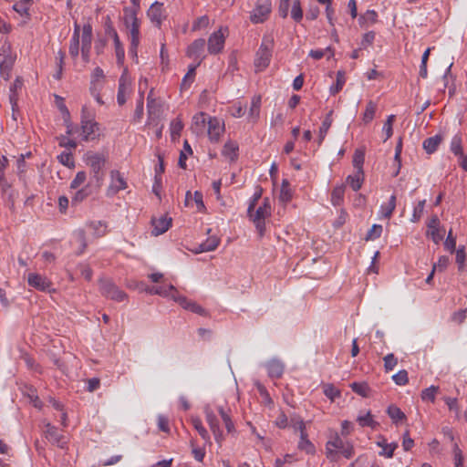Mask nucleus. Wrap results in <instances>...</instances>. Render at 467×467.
<instances>
[{"mask_svg":"<svg viewBox=\"0 0 467 467\" xmlns=\"http://www.w3.org/2000/svg\"><path fill=\"white\" fill-rule=\"evenodd\" d=\"M350 388L355 393L364 398L368 397L370 389L366 382H353L350 384Z\"/></svg>","mask_w":467,"mask_h":467,"instance_id":"nucleus-39","label":"nucleus"},{"mask_svg":"<svg viewBox=\"0 0 467 467\" xmlns=\"http://www.w3.org/2000/svg\"><path fill=\"white\" fill-rule=\"evenodd\" d=\"M260 107H261V97L254 96L252 99L250 112H249V114L252 118L257 119L259 117Z\"/></svg>","mask_w":467,"mask_h":467,"instance_id":"nucleus-49","label":"nucleus"},{"mask_svg":"<svg viewBox=\"0 0 467 467\" xmlns=\"http://www.w3.org/2000/svg\"><path fill=\"white\" fill-rule=\"evenodd\" d=\"M192 424L194 427V429L198 431L199 435L205 441H210V435H209L207 430L203 427L200 418H198V417L192 418Z\"/></svg>","mask_w":467,"mask_h":467,"instance_id":"nucleus-40","label":"nucleus"},{"mask_svg":"<svg viewBox=\"0 0 467 467\" xmlns=\"http://www.w3.org/2000/svg\"><path fill=\"white\" fill-rule=\"evenodd\" d=\"M147 16L150 22L160 27L165 16L163 15V4L158 1L154 2L149 8Z\"/></svg>","mask_w":467,"mask_h":467,"instance_id":"nucleus-14","label":"nucleus"},{"mask_svg":"<svg viewBox=\"0 0 467 467\" xmlns=\"http://www.w3.org/2000/svg\"><path fill=\"white\" fill-rule=\"evenodd\" d=\"M109 33L113 36L117 61L119 64H120L124 60V56H125L124 48L120 43V40L119 38V36H118V33L116 32V30L113 28H109Z\"/></svg>","mask_w":467,"mask_h":467,"instance_id":"nucleus-26","label":"nucleus"},{"mask_svg":"<svg viewBox=\"0 0 467 467\" xmlns=\"http://www.w3.org/2000/svg\"><path fill=\"white\" fill-rule=\"evenodd\" d=\"M274 44V37L271 35L265 36L263 37L262 43L254 58V67L258 71H262L269 66Z\"/></svg>","mask_w":467,"mask_h":467,"instance_id":"nucleus-1","label":"nucleus"},{"mask_svg":"<svg viewBox=\"0 0 467 467\" xmlns=\"http://www.w3.org/2000/svg\"><path fill=\"white\" fill-rule=\"evenodd\" d=\"M111 182L109 186L107 189V196L113 197L116 195L120 190H124L127 188V182L124 177L120 174L119 171L113 170L110 172Z\"/></svg>","mask_w":467,"mask_h":467,"instance_id":"nucleus-7","label":"nucleus"},{"mask_svg":"<svg viewBox=\"0 0 467 467\" xmlns=\"http://www.w3.org/2000/svg\"><path fill=\"white\" fill-rule=\"evenodd\" d=\"M149 293L153 295H159L162 296H171L173 295L178 296V292L172 285L167 286H152L150 288Z\"/></svg>","mask_w":467,"mask_h":467,"instance_id":"nucleus-25","label":"nucleus"},{"mask_svg":"<svg viewBox=\"0 0 467 467\" xmlns=\"http://www.w3.org/2000/svg\"><path fill=\"white\" fill-rule=\"evenodd\" d=\"M16 57L12 55L9 43H4L0 47V75L5 80H9L15 64Z\"/></svg>","mask_w":467,"mask_h":467,"instance_id":"nucleus-3","label":"nucleus"},{"mask_svg":"<svg viewBox=\"0 0 467 467\" xmlns=\"http://www.w3.org/2000/svg\"><path fill=\"white\" fill-rule=\"evenodd\" d=\"M32 4L33 0H20L14 5L13 8L20 16L28 19L30 17L29 9Z\"/></svg>","mask_w":467,"mask_h":467,"instance_id":"nucleus-27","label":"nucleus"},{"mask_svg":"<svg viewBox=\"0 0 467 467\" xmlns=\"http://www.w3.org/2000/svg\"><path fill=\"white\" fill-rule=\"evenodd\" d=\"M441 140L442 137L441 135L430 137L423 141V149L426 150L427 153L431 154L434 151H436Z\"/></svg>","mask_w":467,"mask_h":467,"instance_id":"nucleus-28","label":"nucleus"},{"mask_svg":"<svg viewBox=\"0 0 467 467\" xmlns=\"http://www.w3.org/2000/svg\"><path fill=\"white\" fill-rule=\"evenodd\" d=\"M357 421L361 427H370L371 429H376L379 426V423L373 420L370 411H368L365 415H359L357 418Z\"/></svg>","mask_w":467,"mask_h":467,"instance_id":"nucleus-37","label":"nucleus"},{"mask_svg":"<svg viewBox=\"0 0 467 467\" xmlns=\"http://www.w3.org/2000/svg\"><path fill=\"white\" fill-rule=\"evenodd\" d=\"M130 93V81L127 76L126 70L122 73L119 79V89L117 94V101L122 106L127 101V96Z\"/></svg>","mask_w":467,"mask_h":467,"instance_id":"nucleus-11","label":"nucleus"},{"mask_svg":"<svg viewBox=\"0 0 467 467\" xmlns=\"http://www.w3.org/2000/svg\"><path fill=\"white\" fill-rule=\"evenodd\" d=\"M81 130L84 140H94L98 137L99 123L96 121H82Z\"/></svg>","mask_w":467,"mask_h":467,"instance_id":"nucleus-20","label":"nucleus"},{"mask_svg":"<svg viewBox=\"0 0 467 467\" xmlns=\"http://www.w3.org/2000/svg\"><path fill=\"white\" fill-rule=\"evenodd\" d=\"M46 428L45 435L48 441H50L53 445L57 446L58 448H66L67 444V437L59 433L57 428L51 425L50 423H47Z\"/></svg>","mask_w":467,"mask_h":467,"instance_id":"nucleus-8","label":"nucleus"},{"mask_svg":"<svg viewBox=\"0 0 467 467\" xmlns=\"http://www.w3.org/2000/svg\"><path fill=\"white\" fill-rule=\"evenodd\" d=\"M365 161V153L362 150H356L353 156V166L356 171H363V163Z\"/></svg>","mask_w":467,"mask_h":467,"instance_id":"nucleus-43","label":"nucleus"},{"mask_svg":"<svg viewBox=\"0 0 467 467\" xmlns=\"http://www.w3.org/2000/svg\"><path fill=\"white\" fill-rule=\"evenodd\" d=\"M454 454V467H463V455L462 451L459 448L458 444L455 443L453 446Z\"/></svg>","mask_w":467,"mask_h":467,"instance_id":"nucleus-62","label":"nucleus"},{"mask_svg":"<svg viewBox=\"0 0 467 467\" xmlns=\"http://www.w3.org/2000/svg\"><path fill=\"white\" fill-rule=\"evenodd\" d=\"M364 171H356L353 175H348L346 179L347 183L355 192L358 191L364 182Z\"/></svg>","mask_w":467,"mask_h":467,"instance_id":"nucleus-23","label":"nucleus"},{"mask_svg":"<svg viewBox=\"0 0 467 467\" xmlns=\"http://www.w3.org/2000/svg\"><path fill=\"white\" fill-rule=\"evenodd\" d=\"M377 445L383 449V451L379 452V455L385 456L387 458H392L394 451L398 447V444L396 442L387 443V441L384 438L381 441H379L377 442Z\"/></svg>","mask_w":467,"mask_h":467,"instance_id":"nucleus-30","label":"nucleus"},{"mask_svg":"<svg viewBox=\"0 0 467 467\" xmlns=\"http://www.w3.org/2000/svg\"><path fill=\"white\" fill-rule=\"evenodd\" d=\"M465 258H466V254H465L464 247L463 246L459 247L456 250V263L458 265V268L460 271L463 269Z\"/></svg>","mask_w":467,"mask_h":467,"instance_id":"nucleus-64","label":"nucleus"},{"mask_svg":"<svg viewBox=\"0 0 467 467\" xmlns=\"http://www.w3.org/2000/svg\"><path fill=\"white\" fill-rule=\"evenodd\" d=\"M99 291L103 296L117 302H121L127 297V294L120 290L110 279L99 280Z\"/></svg>","mask_w":467,"mask_h":467,"instance_id":"nucleus-5","label":"nucleus"},{"mask_svg":"<svg viewBox=\"0 0 467 467\" xmlns=\"http://www.w3.org/2000/svg\"><path fill=\"white\" fill-rule=\"evenodd\" d=\"M299 431H300V441L298 442V448L301 451H305L306 453L313 454L315 453V446L308 440L307 433L306 431V425L302 420H299Z\"/></svg>","mask_w":467,"mask_h":467,"instance_id":"nucleus-16","label":"nucleus"},{"mask_svg":"<svg viewBox=\"0 0 467 467\" xmlns=\"http://www.w3.org/2000/svg\"><path fill=\"white\" fill-rule=\"evenodd\" d=\"M395 115H389L387 119V120L385 121L384 123V126H383V131L385 132L386 134V139L384 140V141H386L387 140H389L392 134H393V122L395 120Z\"/></svg>","mask_w":467,"mask_h":467,"instance_id":"nucleus-56","label":"nucleus"},{"mask_svg":"<svg viewBox=\"0 0 467 467\" xmlns=\"http://www.w3.org/2000/svg\"><path fill=\"white\" fill-rule=\"evenodd\" d=\"M223 125L217 118H209L208 135L212 141H218L221 134L223 132Z\"/></svg>","mask_w":467,"mask_h":467,"instance_id":"nucleus-18","label":"nucleus"},{"mask_svg":"<svg viewBox=\"0 0 467 467\" xmlns=\"http://www.w3.org/2000/svg\"><path fill=\"white\" fill-rule=\"evenodd\" d=\"M392 379L399 386H404L409 382L408 372L405 369L400 370L392 376Z\"/></svg>","mask_w":467,"mask_h":467,"instance_id":"nucleus-53","label":"nucleus"},{"mask_svg":"<svg viewBox=\"0 0 467 467\" xmlns=\"http://www.w3.org/2000/svg\"><path fill=\"white\" fill-rule=\"evenodd\" d=\"M238 146L234 142H226L223 146V154L232 161L237 158Z\"/></svg>","mask_w":467,"mask_h":467,"instance_id":"nucleus-42","label":"nucleus"},{"mask_svg":"<svg viewBox=\"0 0 467 467\" xmlns=\"http://www.w3.org/2000/svg\"><path fill=\"white\" fill-rule=\"evenodd\" d=\"M425 202H426L425 200L420 201L418 202V204L414 207L413 213H412V216L410 219L411 222L417 223L420 221V219L423 213Z\"/></svg>","mask_w":467,"mask_h":467,"instance_id":"nucleus-57","label":"nucleus"},{"mask_svg":"<svg viewBox=\"0 0 467 467\" xmlns=\"http://www.w3.org/2000/svg\"><path fill=\"white\" fill-rule=\"evenodd\" d=\"M87 175L86 172L81 171H78L73 181L70 183V188L78 189L84 182L86 181Z\"/></svg>","mask_w":467,"mask_h":467,"instance_id":"nucleus-63","label":"nucleus"},{"mask_svg":"<svg viewBox=\"0 0 467 467\" xmlns=\"http://www.w3.org/2000/svg\"><path fill=\"white\" fill-rule=\"evenodd\" d=\"M387 413L394 423H398L406 418L404 412L395 405L389 406Z\"/></svg>","mask_w":467,"mask_h":467,"instance_id":"nucleus-38","label":"nucleus"},{"mask_svg":"<svg viewBox=\"0 0 467 467\" xmlns=\"http://www.w3.org/2000/svg\"><path fill=\"white\" fill-rule=\"evenodd\" d=\"M439 390V387L437 386H431L427 389H424L422 391H421V399L422 400H428V401H431V402H434L435 401V396H436V393L438 392Z\"/></svg>","mask_w":467,"mask_h":467,"instance_id":"nucleus-45","label":"nucleus"},{"mask_svg":"<svg viewBox=\"0 0 467 467\" xmlns=\"http://www.w3.org/2000/svg\"><path fill=\"white\" fill-rule=\"evenodd\" d=\"M396 208V196L393 194L390 196L389 202L384 203L380 207L381 215L384 218L389 219Z\"/></svg>","mask_w":467,"mask_h":467,"instance_id":"nucleus-32","label":"nucleus"},{"mask_svg":"<svg viewBox=\"0 0 467 467\" xmlns=\"http://www.w3.org/2000/svg\"><path fill=\"white\" fill-rule=\"evenodd\" d=\"M88 225L93 230V234L96 237H101L107 234L108 225L103 221L90 222Z\"/></svg>","mask_w":467,"mask_h":467,"instance_id":"nucleus-35","label":"nucleus"},{"mask_svg":"<svg viewBox=\"0 0 467 467\" xmlns=\"http://www.w3.org/2000/svg\"><path fill=\"white\" fill-rule=\"evenodd\" d=\"M292 197H293V192L290 188V183H289L288 180L284 179L282 181L279 199L282 202L287 203L292 200Z\"/></svg>","mask_w":467,"mask_h":467,"instance_id":"nucleus-31","label":"nucleus"},{"mask_svg":"<svg viewBox=\"0 0 467 467\" xmlns=\"http://www.w3.org/2000/svg\"><path fill=\"white\" fill-rule=\"evenodd\" d=\"M218 411L224 422L225 428L229 433L234 431V425L230 416L223 410L222 407L218 408Z\"/></svg>","mask_w":467,"mask_h":467,"instance_id":"nucleus-55","label":"nucleus"},{"mask_svg":"<svg viewBox=\"0 0 467 467\" xmlns=\"http://www.w3.org/2000/svg\"><path fill=\"white\" fill-rule=\"evenodd\" d=\"M28 285L43 292H50L52 283L45 276L38 274H29L27 278Z\"/></svg>","mask_w":467,"mask_h":467,"instance_id":"nucleus-13","label":"nucleus"},{"mask_svg":"<svg viewBox=\"0 0 467 467\" xmlns=\"http://www.w3.org/2000/svg\"><path fill=\"white\" fill-rule=\"evenodd\" d=\"M382 225L373 224L371 229L368 232L366 240H375L381 235Z\"/></svg>","mask_w":467,"mask_h":467,"instance_id":"nucleus-59","label":"nucleus"},{"mask_svg":"<svg viewBox=\"0 0 467 467\" xmlns=\"http://www.w3.org/2000/svg\"><path fill=\"white\" fill-rule=\"evenodd\" d=\"M172 299L174 301L178 302L179 305L182 308L189 310L192 313H195V314H198V315L203 316V317L207 316V314H208L207 311L202 306H201L194 301H191V300L187 299L185 296L173 295Z\"/></svg>","mask_w":467,"mask_h":467,"instance_id":"nucleus-12","label":"nucleus"},{"mask_svg":"<svg viewBox=\"0 0 467 467\" xmlns=\"http://www.w3.org/2000/svg\"><path fill=\"white\" fill-rule=\"evenodd\" d=\"M220 244V239L216 236L207 238L199 245L198 253L214 251Z\"/></svg>","mask_w":467,"mask_h":467,"instance_id":"nucleus-29","label":"nucleus"},{"mask_svg":"<svg viewBox=\"0 0 467 467\" xmlns=\"http://www.w3.org/2000/svg\"><path fill=\"white\" fill-rule=\"evenodd\" d=\"M104 77H105L104 76V72H103V70L99 67H97L93 70V73H92V76H91V87H90L91 93H93V89L94 88L99 87L98 82L100 79H103Z\"/></svg>","mask_w":467,"mask_h":467,"instance_id":"nucleus-51","label":"nucleus"},{"mask_svg":"<svg viewBox=\"0 0 467 467\" xmlns=\"http://www.w3.org/2000/svg\"><path fill=\"white\" fill-rule=\"evenodd\" d=\"M344 445L345 444L343 440L337 434H336L330 441L327 442V456L333 453V451L330 449V447L340 450L343 449Z\"/></svg>","mask_w":467,"mask_h":467,"instance_id":"nucleus-44","label":"nucleus"},{"mask_svg":"<svg viewBox=\"0 0 467 467\" xmlns=\"http://www.w3.org/2000/svg\"><path fill=\"white\" fill-rule=\"evenodd\" d=\"M205 40L198 38L194 40L187 48V56L191 58H202L205 47Z\"/></svg>","mask_w":467,"mask_h":467,"instance_id":"nucleus-19","label":"nucleus"},{"mask_svg":"<svg viewBox=\"0 0 467 467\" xmlns=\"http://www.w3.org/2000/svg\"><path fill=\"white\" fill-rule=\"evenodd\" d=\"M224 35L222 32V28L218 31L213 32L208 39V51L210 54L220 53L224 47Z\"/></svg>","mask_w":467,"mask_h":467,"instance_id":"nucleus-10","label":"nucleus"},{"mask_svg":"<svg viewBox=\"0 0 467 467\" xmlns=\"http://www.w3.org/2000/svg\"><path fill=\"white\" fill-rule=\"evenodd\" d=\"M92 26L89 23L85 24L82 29L81 47H91Z\"/></svg>","mask_w":467,"mask_h":467,"instance_id":"nucleus-33","label":"nucleus"},{"mask_svg":"<svg viewBox=\"0 0 467 467\" xmlns=\"http://www.w3.org/2000/svg\"><path fill=\"white\" fill-rule=\"evenodd\" d=\"M291 17L296 22H300L303 18V10L301 8L300 0H295L291 10Z\"/></svg>","mask_w":467,"mask_h":467,"instance_id":"nucleus-50","label":"nucleus"},{"mask_svg":"<svg viewBox=\"0 0 467 467\" xmlns=\"http://www.w3.org/2000/svg\"><path fill=\"white\" fill-rule=\"evenodd\" d=\"M171 218L166 215L161 216L158 219L153 218L151 223L153 226L152 234L158 236L164 234L171 225Z\"/></svg>","mask_w":467,"mask_h":467,"instance_id":"nucleus-17","label":"nucleus"},{"mask_svg":"<svg viewBox=\"0 0 467 467\" xmlns=\"http://www.w3.org/2000/svg\"><path fill=\"white\" fill-rule=\"evenodd\" d=\"M130 38H132L133 46H136V42L140 39V21L130 24Z\"/></svg>","mask_w":467,"mask_h":467,"instance_id":"nucleus-60","label":"nucleus"},{"mask_svg":"<svg viewBox=\"0 0 467 467\" xmlns=\"http://www.w3.org/2000/svg\"><path fill=\"white\" fill-rule=\"evenodd\" d=\"M376 110H377V104L374 101L369 100L367 103V106H366V109H365V111H364L363 117H362V120L365 124H368L372 121V119L375 117Z\"/></svg>","mask_w":467,"mask_h":467,"instance_id":"nucleus-36","label":"nucleus"},{"mask_svg":"<svg viewBox=\"0 0 467 467\" xmlns=\"http://www.w3.org/2000/svg\"><path fill=\"white\" fill-rule=\"evenodd\" d=\"M345 193V185L336 186L331 192V202L334 206H338L343 202Z\"/></svg>","mask_w":467,"mask_h":467,"instance_id":"nucleus-34","label":"nucleus"},{"mask_svg":"<svg viewBox=\"0 0 467 467\" xmlns=\"http://www.w3.org/2000/svg\"><path fill=\"white\" fill-rule=\"evenodd\" d=\"M137 13V9H131L128 7L124 8V22L127 27H130V24L139 21Z\"/></svg>","mask_w":467,"mask_h":467,"instance_id":"nucleus-47","label":"nucleus"},{"mask_svg":"<svg viewBox=\"0 0 467 467\" xmlns=\"http://www.w3.org/2000/svg\"><path fill=\"white\" fill-rule=\"evenodd\" d=\"M323 391L324 394L332 401H334L336 398L340 397V390L333 384H325L323 386Z\"/></svg>","mask_w":467,"mask_h":467,"instance_id":"nucleus-46","label":"nucleus"},{"mask_svg":"<svg viewBox=\"0 0 467 467\" xmlns=\"http://www.w3.org/2000/svg\"><path fill=\"white\" fill-rule=\"evenodd\" d=\"M271 215V205L268 198H265L263 203L252 212V216H248L254 223L260 237L265 233V218Z\"/></svg>","mask_w":467,"mask_h":467,"instance_id":"nucleus-2","label":"nucleus"},{"mask_svg":"<svg viewBox=\"0 0 467 467\" xmlns=\"http://www.w3.org/2000/svg\"><path fill=\"white\" fill-rule=\"evenodd\" d=\"M345 84V73L343 71H337L336 84L330 87V93L335 95L338 93Z\"/></svg>","mask_w":467,"mask_h":467,"instance_id":"nucleus-48","label":"nucleus"},{"mask_svg":"<svg viewBox=\"0 0 467 467\" xmlns=\"http://www.w3.org/2000/svg\"><path fill=\"white\" fill-rule=\"evenodd\" d=\"M266 368L269 377L279 379L284 373L285 366L281 361L277 359H272L267 363Z\"/></svg>","mask_w":467,"mask_h":467,"instance_id":"nucleus-22","label":"nucleus"},{"mask_svg":"<svg viewBox=\"0 0 467 467\" xmlns=\"http://www.w3.org/2000/svg\"><path fill=\"white\" fill-rule=\"evenodd\" d=\"M183 129V124L181 119H173L171 123V135L172 139H174L176 136H180L181 131Z\"/></svg>","mask_w":467,"mask_h":467,"instance_id":"nucleus-58","label":"nucleus"},{"mask_svg":"<svg viewBox=\"0 0 467 467\" xmlns=\"http://www.w3.org/2000/svg\"><path fill=\"white\" fill-rule=\"evenodd\" d=\"M158 161H159V165L155 168L154 179H156V183H158V185H160L161 182V174L164 172V161H163V158L161 154L158 155Z\"/></svg>","mask_w":467,"mask_h":467,"instance_id":"nucleus-61","label":"nucleus"},{"mask_svg":"<svg viewBox=\"0 0 467 467\" xmlns=\"http://www.w3.org/2000/svg\"><path fill=\"white\" fill-rule=\"evenodd\" d=\"M439 226V218L436 215L432 216L428 223L427 236H431V240L437 244L443 239L445 233V231L441 232Z\"/></svg>","mask_w":467,"mask_h":467,"instance_id":"nucleus-15","label":"nucleus"},{"mask_svg":"<svg viewBox=\"0 0 467 467\" xmlns=\"http://www.w3.org/2000/svg\"><path fill=\"white\" fill-rule=\"evenodd\" d=\"M57 159L61 164L67 166L68 168H72L75 166L73 155L71 152L63 151L60 155L57 156Z\"/></svg>","mask_w":467,"mask_h":467,"instance_id":"nucleus-52","label":"nucleus"},{"mask_svg":"<svg viewBox=\"0 0 467 467\" xmlns=\"http://www.w3.org/2000/svg\"><path fill=\"white\" fill-rule=\"evenodd\" d=\"M147 87L148 79L146 78H141L140 79V98L137 101V106L134 112V119L140 121L143 116V105H144V91L141 90V86Z\"/></svg>","mask_w":467,"mask_h":467,"instance_id":"nucleus-21","label":"nucleus"},{"mask_svg":"<svg viewBox=\"0 0 467 467\" xmlns=\"http://www.w3.org/2000/svg\"><path fill=\"white\" fill-rule=\"evenodd\" d=\"M85 160L91 169L93 178L98 183H100L104 176L102 169L106 162L104 155L98 152L88 151L85 154Z\"/></svg>","mask_w":467,"mask_h":467,"instance_id":"nucleus-4","label":"nucleus"},{"mask_svg":"<svg viewBox=\"0 0 467 467\" xmlns=\"http://www.w3.org/2000/svg\"><path fill=\"white\" fill-rule=\"evenodd\" d=\"M204 413H205L206 420L209 424V427H210L212 432L213 433L216 442L221 444L222 441L223 440V432L220 429L219 420H218L216 415L211 410V408L208 406L204 408Z\"/></svg>","mask_w":467,"mask_h":467,"instance_id":"nucleus-9","label":"nucleus"},{"mask_svg":"<svg viewBox=\"0 0 467 467\" xmlns=\"http://www.w3.org/2000/svg\"><path fill=\"white\" fill-rule=\"evenodd\" d=\"M383 360L386 372L392 370L398 364V359L392 353L386 355Z\"/></svg>","mask_w":467,"mask_h":467,"instance_id":"nucleus-54","label":"nucleus"},{"mask_svg":"<svg viewBox=\"0 0 467 467\" xmlns=\"http://www.w3.org/2000/svg\"><path fill=\"white\" fill-rule=\"evenodd\" d=\"M332 114L333 110H330L327 116L325 117L324 120L322 121V124L319 128V135H318V145H321L328 130L330 129L332 125Z\"/></svg>","mask_w":467,"mask_h":467,"instance_id":"nucleus-24","label":"nucleus"},{"mask_svg":"<svg viewBox=\"0 0 467 467\" xmlns=\"http://www.w3.org/2000/svg\"><path fill=\"white\" fill-rule=\"evenodd\" d=\"M450 148L451 152H453L456 156L462 155L463 153L462 139L460 134H456L452 137Z\"/></svg>","mask_w":467,"mask_h":467,"instance_id":"nucleus-41","label":"nucleus"},{"mask_svg":"<svg viewBox=\"0 0 467 467\" xmlns=\"http://www.w3.org/2000/svg\"><path fill=\"white\" fill-rule=\"evenodd\" d=\"M271 12V2L269 0H264L263 2H257L253 13L251 15V21L253 23H263L268 17Z\"/></svg>","mask_w":467,"mask_h":467,"instance_id":"nucleus-6","label":"nucleus"}]
</instances>
